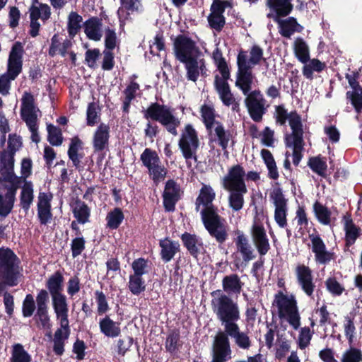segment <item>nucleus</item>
I'll use <instances>...</instances> for the list:
<instances>
[{"instance_id": "53", "label": "nucleus", "mask_w": 362, "mask_h": 362, "mask_svg": "<svg viewBox=\"0 0 362 362\" xmlns=\"http://www.w3.org/2000/svg\"><path fill=\"white\" fill-rule=\"evenodd\" d=\"M362 351L354 346H349L341 354L340 362H361Z\"/></svg>"}, {"instance_id": "16", "label": "nucleus", "mask_w": 362, "mask_h": 362, "mask_svg": "<svg viewBox=\"0 0 362 362\" xmlns=\"http://www.w3.org/2000/svg\"><path fill=\"white\" fill-rule=\"evenodd\" d=\"M215 197L216 192L211 186L203 184L195 202V209L200 211L201 217L209 211H217V208L213 204Z\"/></svg>"}, {"instance_id": "58", "label": "nucleus", "mask_w": 362, "mask_h": 362, "mask_svg": "<svg viewBox=\"0 0 362 362\" xmlns=\"http://www.w3.org/2000/svg\"><path fill=\"white\" fill-rule=\"evenodd\" d=\"M141 160L148 169L160 161L157 153L151 148H146L144 151L141 155Z\"/></svg>"}, {"instance_id": "8", "label": "nucleus", "mask_w": 362, "mask_h": 362, "mask_svg": "<svg viewBox=\"0 0 362 362\" xmlns=\"http://www.w3.org/2000/svg\"><path fill=\"white\" fill-rule=\"evenodd\" d=\"M201 218L205 229L218 244H223L228 239L229 227L218 211H209Z\"/></svg>"}, {"instance_id": "3", "label": "nucleus", "mask_w": 362, "mask_h": 362, "mask_svg": "<svg viewBox=\"0 0 362 362\" xmlns=\"http://www.w3.org/2000/svg\"><path fill=\"white\" fill-rule=\"evenodd\" d=\"M23 47L19 42H16L12 47L9 54L7 71L0 76V93L6 95L9 93L11 83L15 80L22 71ZM0 98V107L2 105Z\"/></svg>"}, {"instance_id": "52", "label": "nucleus", "mask_w": 362, "mask_h": 362, "mask_svg": "<svg viewBox=\"0 0 362 362\" xmlns=\"http://www.w3.org/2000/svg\"><path fill=\"white\" fill-rule=\"evenodd\" d=\"M315 216L322 224L329 225L331 222V211L324 205L315 202L313 205Z\"/></svg>"}, {"instance_id": "22", "label": "nucleus", "mask_w": 362, "mask_h": 362, "mask_svg": "<svg viewBox=\"0 0 362 362\" xmlns=\"http://www.w3.org/2000/svg\"><path fill=\"white\" fill-rule=\"evenodd\" d=\"M220 333H223L228 338V336L234 339L235 344L241 349L247 350L252 345L251 339L247 333L241 332L238 324L232 325L224 332H218L215 338ZM216 339H214L215 340Z\"/></svg>"}, {"instance_id": "28", "label": "nucleus", "mask_w": 362, "mask_h": 362, "mask_svg": "<svg viewBox=\"0 0 362 362\" xmlns=\"http://www.w3.org/2000/svg\"><path fill=\"white\" fill-rule=\"evenodd\" d=\"M263 58V49L257 46L254 45L250 50L249 56L245 52L241 51L239 52L237 57V64H245L247 68L252 69V68L258 64Z\"/></svg>"}, {"instance_id": "29", "label": "nucleus", "mask_w": 362, "mask_h": 362, "mask_svg": "<svg viewBox=\"0 0 362 362\" xmlns=\"http://www.w3.org/2000/svg\"><path fill=\"white\" fill-rule=\"evenodd\" d=\"M235 86L240 89L243 93L246 95L250 93L253 76L250 69L247 68L245 64L238 65Z\"/></svg>"}, {"instance_id": "35", "label": "nucleus", "mask_w": 362, "mask_h": 362, "mask_svg": "<svg viewBox=\"0 0 362 362\" xmlns=\"http://www.w3.org/2000/svg\"><path fill=\"white\" fill-rule=\"evenodd\" d=\"M141 8V0H121V6L117 11L120 21L128 18L130 12L139 11Z\"/></svg>"}, {"instance_id": "30", "label": "nucleus", "mask_w": 362, "mask_h": 362, "mask_svg": "<svg viewBox=\"0 0 362 362\" xmlns=\"http://www.w3.org/2000/svg\"><path fill=\"white\" fill-rule=\"evenodd\" d=\"M179 199V186L173 180H168L163 192V204L165 209L168 211H173Z\"/></svg>"}, {"instance_id": "24", "label": "nucleus", "mask_w": 362, "mask_h": 362, "mask_svg": "<svg viewBox=\"0 0 362 362\" xmlns=\"http://www.w3.org/2000/svg\"><path fill=\"white\" fill-rule=\"evenodd\" d=\"M296 274L298 284L302 290L308 296H311L315 286L313 281L312 271L310 269L303 264L298 265L296 268Z\"/></svg>"}, {"instance_id": "47", "label": "nucleus", "mask_w": 362, "mask_h": 362, "mask_svg": "<svg viewBox=\"0 0 362 362\" xmlns=\"http://www.w3.org/2000/svg\"><path fill=\"white\" fill-rule=\"evenodd\" d=\"M303 64L302 72L303 76L308 79L313 78L314 71L320 72L325 67V64L317 59H309L308 62Z\"/></svg>"}, {"instance_id": "9", "label": "nucleus", "mask_w": 362, "mask_h": 362, "mask_svg": "<svg viewBox=\"0 0 362 362\" xmlns=\"http://www.w3.org/2000/svg\"><path fill=\"white\" fill-rule=\"evenodd\" d=\"M178 146L187 162L190 160L197 162V154L200 146V141L198 133L192 125L187 124L182 130Z\"/></svg>"}, {"instance_id": "12", "label": "nucleus", "mask_w": 362, "mask_h": 362, "mask_svg": "<svg viewBox=\"0 0 362 362\" xmlns=\"http://www.w3.org/2000/svg\"><path fill=\"white\" fill-rule=\"evenodd\" d=\"M173 52L175 58L180 62H186L201 55L196 42L184 35L177 36L173 41Z\"/></svg>"}, {"instance_id": "21", "label": "nucleus", "mask_w": 362, "mask_h": 362, "mask_svg": "<svg viewBox=\"0 0 362 362\" xmlns=\"http://www.w3.org/2000/svg\"><path fill=\"white\" fill-rule=\"evenodd\" d=\"M312 244V251L315 254V261L320 264H325L333 259V253L328 251L325 244L318 235H309Z\"/></svg>"}, {"instance_id": "37", "label": "nucleus", "mask_w": 362, "mask_h": 362, "mask_svg": "<svg viewBox=\"0 0 362 362\" xmlns=\"http://www.w3.org/2000/svg\"><path fill=\"white\" fill-rule=\"evenodd\" d=\"M20 195V204L22 209L27 211L30 207L34 199L33 185L31 182H23Z\"/></svg>"}, {"instance_id": "57", "label": "nucleus", "mask_w": 362, "mask_h": 362, "mask_svg": "<svg viewBox=\"0 0 362 362\" xmlns=\"http://www.w3.org/2000/svg\"><path fill=\"white\" fill-rule=\"evenodd\" d=\"M346 98L350 100L357 112H360L362 110V88L348 91L346 93Z\"/></svg>"}, {"instance_id": "42", "label": "nucleus", "mask_w": 362, "mask_h": 362, "mask_svg": "<svg viewBox=\"0 0 362 362\" xmlns=\"http://www.w3.org/2000/svg\"><path fill=\"white\" fill-rule=\"evenodd\" d=\"M294 53L301 63L308 62L310 59V49L303 39L298 37L293 43Z\"/></svg>"}, {"instance_id": "4", "label": "nucleus", "mask_w": 362, "mask_h": 362, "mask_svg": "<svg viewBox=\"0 0 362 362\" xmlns=\"http://www.w3.org/2000/svg\"><path fill=\"white\" fill-rule=\"evenodd\" d=\"M288 122L291 133L286 135V146L293 148V163L298 165L302 158L301 152L304 146L302 119L296 111H292Z\"/></svg>"}, {"instance_id": "45", "label": "nucleus", "mask_w": 362, "mask_h": 362, "mask_svg": "<svg viewBox=\"0 0 362 362\" xmlns=\"http://www.w3.org/2000/svg\"><path fill=\"white\" fill-rule=\"evenodd\" d=\"M184 245L187 247L189 253L194 257H197L199 252L201 243L195 235L185 233L181 237Z\"/></svg>"}, {"instance_id": "40", "label": "nucleus", "mask_w": 362, "mask_h": 362, "mask_svg": "<svg viewBox=\"0 0 362 362\" xmlns=\"http://www.w3.org/2000/svg\"><path fill=\"white\" fill-rule=\"evenodd\" d=\"M70 334L69 327L68 328L57 329L54 335V351L57 355H62L64 353V341L68 339Z\"/></svg>"}, {"instance_id": "25", "label": "nucleus", "mask_w": 362, "mask_h": 362, "mask_svg": "<svg viewBox=\"0 0 362 362\" xmlns=\"http://www.w3.org/2000/svg\"><path fill=\"white\" fill-rule=\"evenodd\" d=\"M21 146V138L16 134H10L8 140V148L1 153L2 166L12 167L14 165V155Z\"/></svg>"}, {"instance_id": "34", "label": "nucleus", "mask_w": 362, "mask_h": 362, "mask_svg": "<svg viewBox=\"0 0 362 362\" xmlns=\"http://www.w3.org/2000/svg\"><path fill=\"white\" fill-rule=\"evenodd\" d=\"M100 332L106 337L115 338L121 333L120 323L113 321L108 315L100 320Z\"/></svg>"}, {"instance_id": "56", "label": "nucleus", "mask_w": 362, "mask_h": 362, "mask_svg": "<svg viewBox=\"0 0 362 362\" xmlns=\"http://www.w3.org/2000/svg\"><path fill=\"white\" fill-rule=\"evenodd\" d=\"M100 115V109L96 103L88 104L86 110L87 124L94 126L98 122Z\"/></svg>"}, {"instance_id": "44", "label": "nucleus", "mask_w": 362, "mask_h": 362, "mask_svg": "<svg viewBox=\"0 0 362 362\" xmlns=\"http://www.w3.org/2000/svg\"><path fill=\"white\" fill-rule=\"evenodd\" d=\"M64 278L59 272L51 276L47 281V286L51 297L62 295Z\"/></svg>"}, {"instance_id": "64", "label": "nucleus", "mask_w": 362, "mask_h": 362, "mask_svg": "<svg viewBox=\"0 0 362 362\" xmlns=\"http://www.w3.org/2000/svg\"><path fill=\"white\" fill-rule=\"evenodd\" d=\"M148 170L150 175L155 182L163 180L167 173L166 169L161 165L160 162L156 163Z\"/></svg>"}, {"instance_id": "63", "label": "nucleus", "mask_w": 362, "mask_h": 362, "mask_svg": "<svg viewBox=\"0 0 362 362\" xmlns=\"http://www.w3.org/2000/svg\"><path fill=\"white\" fill-rule=\"evenodd\" d=\"M48 141L53 146H59L62 143L61 130L54 125L47 126Z\"/></svg>"}, {"instance_id": "10", "label": "nucleus", "mask_w": 362, "mask_h": 362, "mask_svg": "<svg viewBox=\"0 0 362 362\" xmlns=\"http://www.w3.org/2000/svg\"><path fill=\"white\" fill-rule=\"evenodd\" d=\"M38 112L39 110L35 105L33 95L28 92H25L21 98V114L22 119L25 121L32 133V141L35 143L40 141L37 125Z\"/></svg>"}, {"instance_id": "46", "label": "nucleus", "mask_w": 362, "mask_h": 362, "mask_svg": "<svg viewBox=\"0 0 362 362\" xmlns=\"http://www.w3.org/2000/svg\"><path fill=\"white\" fill-rule=\"evenodd\" d=\"M230 194L228 196V204L229 206L235 211H240L244 204L243 196L247 192V189L242 192L239 189L236 190H228Z\"/></svg>"}, {"instance_id": "20", "label": "nucleus", "mask_w": 362, "mask_h": 362, "mask_svg": "<svg viewBox=\"0 0 362 362\" xmlns=\"http://www.w3.org/2000/svg\"><path fill=\"white\" fill-rule=\"evenodd\" d=\"M229 339L223 333H220L214 341L212 362H226L231 358Z\"/></svg>"}, {"instance_id": "39", "label": "nucleus", "mask_w": 362, "mask_h": 362, "mask_svg": "<svg viewBox=\"0 0 362 362\" xmlns=\"http://www.w3.org/2000/svg\"><path fill=\"white\" fill-rule=\"evenodd\" d=\"M344 228L345 230V240L346 246L353 245L360 235V228H358L349 217H344Z\"/></svg>"}, {"instance_id": "31", "label": "nucleus", "mask_w": 362, "mask_h": 362, "mask_svg": "<svg viewBox=\"0 0 362 362\" xmlns=\"http://www.w3.org/2000/svg\"><path fill=\"white\" fill-rule=\"evenodd\" d=\"M5 168V172L2 173L1 178H6L10 175L16 177L19 179V187L23 182H28L26 178L31 174L32 162L28 158H23L21 161V176H17L13 171L14 165L12 167L3 166Z\"/></svg>"}, {"instance_id": "43", "label": "nucleus", "mask_w": 362, "mask_h": 362, "mask_svg": "<svg viewBox=\"0 0 362 362\" xmlns=\"http://www.w3.org/2000/svg\"><path fill=\"white\" fill-rule=\"evenodd\" d=\"M50 7L47 4L39 3L37 0L33 1V5L30 8V16L46 21L50 17Z\"/></svg>"}, {"instance_id": "49", "label": "nucleus", "mask_w": 362, "mask_h": 362, "mask_svg": "<svg viewBox=\"0 0 362 362\" xmlns=\"http://www.w3.org/2000/svg\"><path fill=\"white\" fill-rule=\"evenodd\" d=\"M73 213L79 223L83 224L88 222L90 210L85 203L81 201L76 202L73 208Z\"/></svg>"}, {"instance_id": "23", "label": "nucleus", "mask_w": 362, "mask_h": 362, "mask_svg": "<svg viewBox=\"0 0 362 362\" xmlns=\"http://www.w3.org/2000/svg\"><path fill=\"white\" fill-rule=\"evenodd\" d=\"M52 304L57 318L59 320L60 327L68 328L69 326L68 320L69 307L66 297L58 295L52 297Z\"/></svg>"}, {"instance_id": "5", "label": "nucleus", "mask_w": 362, "mask_h": 362, "mask_svg": "<svg viewBox=\"0 0 362 362\" xmlns=\"http://www.w3.org/2000/svg\"><path fill=\"white\" fill-rule=\"evenodd\" d=\"M19 264V259L11 250L0 248V275L8 286H13L18 284L22 271Z\"/></svg>"}, {"instance_id": "51", "label": "nucleus", "mask_w": 362, "mask_h": 362, "mask_svg": "<svg viewBox=\"0 0 362 362\" xmlns=\"http://www.w3.org/2000/svg\"><path fill=\"white\" fill-rule=\"evenodd\" d=\"M201 115L206 129L214 126V123L219 122L215 119V110L212 105H203L201 107Z\"/></svg>"}, {"instance_id": "18", "label": "nucleus", "mask_w": 362, "mask_h": 362, "mask_svg": "<svg viewBox=\"0 0 362 362\" xmlns=\"http://www.w3.org/2000/svg\"><path fill=\"white\" fill-rule=\"evenodd\" d=\"M270 197L275 206L274 219L278 226L284 228L287 225L286 214L287 203L281 190L280 189H274Z\"/></svg>"}, {"instance_id": "60", "label": "nucleus", "mask_w": 362, "mask_h": 362, "mask_svg": "<svg viewBox=\"0 0 362 362\" xmlns=\"http://www.w3.org/2000/svg\"><path fill=\"white\" fill-rule=\"evenodd\" d=\"M11 362H30V355L21 344H17L13 346Z\"/></svg>"}, {"instance_id": "38", "label": "nucleus", "mask_w": 362, "mask_h": 362, "mask_svg": "<svg viewBox=\"0 0 362 362\" xmlns=\"http://www.w3.org/2000/svg\"><path fill=\"white\" fill-rule=\"evenodd\" d=\"M222 286L226 293L239 294L242 290L243 284L237 274H230L223 279Z\"/></svg>"}, {"instance_id": "6", "label": "nucleus", "mask_w": 362, "mask_h": 362, "mask_svg": "<svg viewBox=\"0 0 362 362\" xmlns=\"http://www.w3.org/2000/svg\"><path fill=\"white\" fill-rule=\"evenodd\" d=\"M274 303L278 308L279 317L287 321L294 329H298L300 317L294 296L279 292L275 296Z\"/></svg>"}, {"instance_id": "62", "label": "nucleus", "mask_w": 362, "mask_h": 362, "mask_svg": "<svg viewBox=\"0 0 362 362\" xmlns=\"http://www.w3.org/2000/svg\"><path fill=\"white\" fill-rule=\"evenodd\" d=\"M49 293L42 289L36 296L37 312H48Z\"/></svg>"}, {"instance_id": "15", "label": "nucleus", "mask_w": 362, "mask_h": 362, "mask_svg": "<svg viewBox=\"0 0 362 362\" xmlns=\"http://www.w3.org/2000/svg\"><path fill=\"white\" fill-rule=\"evenodd\" d=\"M245 103L251 118L255 122L261 121L266 111V100L261 92L257 90L251 91L246 95Z\"/></svg>"}, {"instance_id": "54", "label": "nucleus", "mask_w": 362, "mask_h": 362, "mask_svg": "<svg viewBox=\"0 0 362 362\" xmlns=\"http://www.w3.org/2000/svg\"><path fill=\"white\" fill-rule=\"evenodd\" d=\"M128 287L133 294L139 295L146 289L145 280L142 276L131 274Z\"/></svg>"}, {"instance_id": "14", "label": "nucleus", "mask_w": 362, "mask_h": 362, "mask_svg": "<svg viewBox=\"0 0 362 362\" xmlns=\"http://www.w3.org/2000/svg\"><path fill=\"white\" fill-rule=\"evenodd\" d=\"M245 172L242 166L235 165L229 168L228 173L222 178V187L226 190H236L244 192L247 189L244 181Z\"/></svg>"}, {"instance_id": "33", "label": "nucleus", "mask_w": 362, "mask_h": 362, "mask_svg": "<svg viewBox=\"0 0 362 362\" xmlns=\"http://www.w3.org/2000/svg\"><path fill=\"white\" fill-rule=\"evenodd\" d=\"M110 137V127L101 123L96 129L93 135V148L95 151L103 150L108 144Z\"/></svg>"}, {"instance_id": "13", "label": "nucleus", "mask_w": 362, "mask_h": 362, "mask_svg": "<svg viewBox=\"0 0 362 362\" xmlns=\"http://www.w3.org/2000/svg\"><path fill=\"white\" fill-rule=\"evenodd\" d=\"M234 242L237 255L239 254L242 257V259L238 257L235 258V265L238 268L243 264L246 266L250 261L253 260L256 257L255 250L250 243L247 237L243 231H236V238Z\"/></svg>"}, {"instance_id": "11", "label": "nucleus", "mask_w": 362, "mask_h": 362, "mask_svg": "<svg viewBox=\"0 0 362 362\" xmlns=\"http://www.w3.org/2000/svg\"><path fill=\"white\" fill-rule=\"evenodd\" d=\"M19 179L13 176L0 177V185L6 189L5 194L0 192V216L6 217L12 211L16 201V195L19 188Z\"/></svg>"}, {"instance_id": "26", "label": "nucleus", "mask_w": 362, "mask_h": 362, "mask_svg": "<svg viewBox=\"0 0 362 362\" xmlns=\"http://www.w3.org/2000/svg\"><path fill=\"white\" fill-rule=\"evenodd\" d=\"M225 8L226 2L221 0H214L211 6L208 21L210 26L216 30H220L225 24V18L223 16Z\"/></svg>"}, {"instance_id": "32", "label": "nucleus", "mask_w": 362, "mask_h": 362, "mask_svg": "<svg viewBox=\"0 0 362 362\" xmlns=\"http://www.w3.org/2000/svg\"><path fill=\"white\" fill-rule=\"evenodd\" d=\"M211 139L217 141L220 146L225 150L230 139V134L226 131L223 124L221 122L214 123V126L207 129Z\"/></svg>"}, {"instance_id": "2", "label": "nucleus", "mask_w": 362, "mask_h": 362, "mask_svg": "<svg viewBox=\"0 0 362 362\" xmlns=\"http://www.w3.org/2000/svg\"><path fill=\"white\" fill-rule=\"evenodd\" d=\"M211 296L212 310L224 327V330L237 324L240 317L238 304L220 290L213 291Z\"/></svg>"}, {"instance_id": "61", "label": "nucleus", "mask_w": 362, "mask_h": 362, "mask_svg": "<svg viewBox=\"0 0 362 362\" xmlns=\"http://www.w3.org/2000/svg\"><path fill=\"white\" fill-rule=\"evenodd\" d=\"M310 168L320 176H325L327 170V163L318 157L310 158L308 161Z\"/></svg>"}, {"instance_id": "41", "label": "nucleus", "mask_w": 362, "mask_h": 362, "mask_svg": "<svg viewBox=\"0 0 362 362\" xmlns=\"http://www.w3.org/2000/svg\"><path fill=\"white\" fill-rule=\"evenodd\" d=\"M160 247H161L160 255L163 260L168 262L177 252L179 244L166 238L160 241Z\"/></svg>"}, {"instance_id": "7", "label": "nucleus", "mask_w": 362, "mask_h": 362, "mask_svg": "<svg viewBox=\"0 0 362 362\" xmlns=\"http://www.w3.org/2000/svg\"><path fill=\"white\" fill-rule=\"evenodd\" d=\"M144 117L159 122L165 127L166 129L173 135H177V127L180 125V120L173 115V110L158 103L151 104L145 111Z\"/></svg>"}, {"instance_id": "48", "label": "nucleus", "mask_w": 362, "mask_h": 362, "mask_svg": "<svg viewBox=\"0 0 362 362\" xmlns=\"http://www.w3.org/2000/svg\"><path fill=\"white\" fill-rule=\"evenodd\" d=\"M81 141L78 138L75 137L71 139L68 150L69 157L75 167H78L79 165L81 159L82 158V156L78 153L79 150L81 149Z\"/></svg>"}, {"instance_id": "59", "label": "nucleus", "mask_w": 362, "mask_h": 362, "mask_svg": "<svg viewBox=\"0 0 362 362\" xmlns=\"http://www.w3.org/2000/svg\"><path fill=\"white\" fill-rule=\"evenodd\" d=\"M107 226L110 228L115 229L118 228L124 219V215L122 210L115 208L113 211L108 213L107 216Z\"/></svg>"}, {"instance_id": "55", "label": "nucleus", "mask_w": 362, "mask_h": 362, "mask_svg": "<svg viewBox=\"0 0 362 362\" xmlns=\"http://www.w3.org/2000/svg\"><path fill=\"white\" fill-rule=\"evenodd\" d=\"M70 46V41L64 40L62 43H60L56 40V37L54 36L52 39V45L49 50V54L52 57L56 54H60L64 57Z\"/></svg>"}, {"instance_id": "36", "label": "nucleus", "mask_w": 362, "mask_h": 362, "mask_svg": "<svg viewBox=\"0 0 362 362\" xmlns=\"http://www.w3.org/2000/svg\"><path fill=\"white\" fill-rule=\"evenodd\" d=\"M101 23L96 18H92L84 23V31L86 36L92 40L98 41L102 37Z\"/></svg>"}, {"instance_id": "27", "label": "nucleus", "mask_w": 362, "mask_h": 362, "mask_svg": "<svg viewBox=\"0 0 362 362\" xmlns=\"http://www.w3.org/2000/svg\"><path fill=\"white\" fill-rule=\"evenodd\" d=\"M182 63L185 64V69L187 70L186 76L189 81L195 82L197 81L200 74H206L205 62L201 55H198Z\"/></svg>"}, {"instance_id": "50", "label": "nucleus", "mask_w": 362, "mask_h": 362, "mask_svg": "<svg viewBox=\"0 0 362 362\" xmlns=\"http://www.w3.org/2000/svg\"><path fill=\"white\" fill-rule=\"evenodd\" d=\"M83 18L76 12L71 11L68 16V33L69 36L74 37L81 28Z\"/></svg>"}, {"instance_id": "17", "label": "nucleus", "mask_w": 362, "mask_h": 362, "mask_svg": "<svg viewBox=\"0 0 362 362\" xmlns=\"http://www.w3.org/2000/svg\"><path fill=\"white\" fill-rule=\"evenodd\" d=\"M250 235L258 252L261 255H266L270 248V245L266 230L262 223L257 218H255L253 221L250 229Z\"/></svg>"}, {"instance_id": "1", "label": "nucleus", "mask_w": 362, "mask_h": 362, "mask_svg": "<svg viewBox=\"0 0 362 362\" xmlns=\"http://www.w3.org/2000/svg\"><path fill=\"white\" fill-rule=\"evenodd\" d=\"M291 0H267V6L273 9L276 14L269 13V18H273L278 25L279 34L286 38H290L295 33H300L303 27L293 17L282 19L281 16H288L293 9Z\"/></svg>"}, {"instance_id": "19", "label": "nucleus", "mask_w": 362, "mask_h": 362, "mask_svg": "<svg viewBox=\"0 0 362 362\" xmlns=\"http://www.w3.org/2000/svg\"><path fill=\"white\" fill-rule=\"evenodd\" d=\"M228 78H229L216 76L214 81L215 88L222 103L226 106H231L233 111H238L239 104L235 101V99L230 91L229 84L227 82Z\"/></svg>"}]
</instances>
